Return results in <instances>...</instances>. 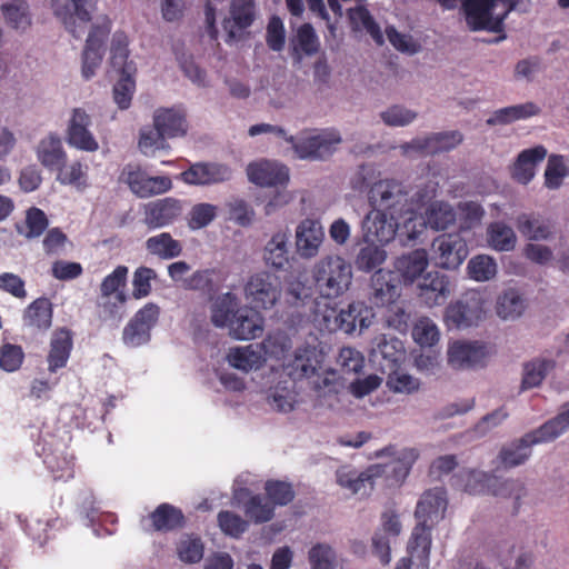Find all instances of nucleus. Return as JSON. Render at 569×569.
I'll return each instance as SVG.
<instances>
[{
    "label": "nucleus",
    "mask_w": 569,
    "mask_h": 569,
    "mask_svg": "<svg viewBox=\"0 0 569 569\" xmlns=\"http://www.w3.org/2000/svg\"><path fill=\"white\" fill-rule=\"evenodd\" d=\"M348 19L356 31H367L379 46L383 43V36L379 24L370 11L363 6H357L348 10Z\"/></svg>",
    "instance_id": "36"
},
{
    "label": "nucleus",
    "mask_w": 569,
    "mask_h": 569,
    "mask_svg": "<svg viewBox=\"0 0 569 569\" xmlns=\"http://www.w3.org/2000/svg\"><path fill=\"white\" fill-rule=\"evenodd\" d=\"M254 0H232L230 4V19L224 21L228 37L233 40L238 32L249 28L256 19Z\"/></svg>",
    "instance_id": "25"
},
{
    "label": "nucleus",
    "mask_w": 569,
    "mask_h": 569,
    "mask_svg": "<svg viewBox=\"0 0 569 569\" xmlns=\"http://www.w3.org/2000/svg\"><path fill=\"white\" fill-rule=\"evenodd\" d=\"M246 517L254 523H264L270 521L274 516L273 505L261 495H252L243 503Z\"/></svg>",
    "instance_id": "43"
},
{
    "label": "nucleus",
    "mask_w": 569,
    "mask_h": 569,
    "mask_svg": "<svg viewBox=\"0 0 569 569\" xmlns=\"http://www.w3.org/2000/svg\"><path fill=\"white\" fill-rule=\"evenodd\" d=\"M289 237L286 232L274 233L264 247L263 259L266 264L281 270L289 262Z\"/></svg>",
    "instance_id": "35"
},
{
    "label": "nucleus",
    "mask_w": 569,
    "mask_h": 569,
    "mask_svg": "<svg viewBox=\"0 0 569 569\" xmlns=\"http://www.w3.org/2000/svg\"><path fill=\"white\" fill-rule=\"evenodd\" d=\"M247 178H289V169L278 161L261 159L248 164Z\"/></svg>",
    "instance_id": "47"
},
{
    "label": "nucleus",
    "mask_w": 569,
    "mask_h": 569,
    "mask_svg": "<svg viewBox=\"0 0 569 569\" xmlns=\"http://www.w3.org/2000/svg\"><path fill=\"white\" fill-rule=\"evenodd\" d=\"M517 227L523 236L533 240L547 239L551 233L548 224L526 213L517 218Z\"/></svg>",
    "instance_id": "62"
},
{
    "label": "nucleus",
    "mask_w": 569,
    "mask_h": 569,
    "mask_svg": "<svg viewBox=\"0 0 569 569\" xmlns=\"http://www.w3.org/2000/svg\"><path fill=\"white\" fill-rule=\"evenodd\" d=\"M146 249L149 253L161 259H173L182 252L181 243L173 239L169 232H162L148 238Z\"/></svg>",
    "instance_id": "38"
},
{
    "label": "nucleus",
    "mask_w": 569,
    "mask_h": 569,
    "mask_svg": "<svg viewBox=\"0 0 569 569\" xmlns=\"http://www.w3.org/2000/svg\"><path fill=\"white\" fill-rule=\"evenodd\" d=\"M435 140L436 139H433V134L431 133L402 143L399 149L401 154L409 158L433 156L438 153Z\"/></svg>",
    "instance_id": "56"
},
{
    "label": "nucleus",
    "mask_w": 569,
    "mask_h": 569,
    "mask_svg": "<svg viewBox=\"0 0 569 569\" xmlns=\"http://www.w3.org/2000/svg\"><path fill=\"white\" fill-rule=\"evenodd\" d=\"M482 315L480 302L476 299H461L451 303L446 310V319L458 329L476 325Z\"/></svg>",
    "instance_id": "24"
},
{
    "label": "nucleus",
    "mask_w": 569,
    "mask_h": 569,
    "mask_svg": "<svg viewBox=\"0 0 569 569\" xmlns=\"http://www.w3.org/2000/svg\"><path fill=\"white\" fill-rule=\"evenodd\" d=\"M487 240L497 251H510L515 248L517 237L511 227L503 222H492L487 228Z\"/></svg>",
    "instance_id": "40"
},
{
    "label": "nucleus",
    "mask_w": 569,
    "mask_h": 569,
    "mask_svg": "<svg viewBox=\"0 0 569 569\" xmlns=\"http://www.w3.org/2000/svg\"><path fill=\"white\" fill-rule=\"evenodd\" d=\"M263 322V317L253 307L242 306L227 328L234 339L251 340L262 335Z\"/></svg>",
    "instance_id": "18"
},
{
    "label": "nucleus",
    "mask_w": 569,
    "mask_h": 569,
    "mask_svg": "<svg viewBox=\"0 0 569 569\" xmlns=\"http://www.w3.org/2000/svg\"><path fill=\"white\" fill-rule=\"evenodd\" d=\"M399 296L397 273L390 270L378 269L371 276L369 300L376 307L390 306Z\"/></svg>",
    "instance_id": "17"
},
{
    "label": "nucleus",
    "mask_w": 569,
    "mask_h": 569,
    "mask_svg": "<svg viewBox=\"0 0 569 569\" xmlns=\"http://www.w3.org/2000/svg\"><path fill=\"white\" fill-rule=\"evenodd\" d=\"M1 11L7 23L16 30H26L31 26L29 4L24 0H12L3 3Z\"/></svg>",
    "instance_id": "42"
},
{
    "label": "nucleus",
    "mask_w": 569,
    "mask_h": 569,
    "mask_svg": "<svg viewBox=\"0 0 569 569\" xmlns=\"http://www.w3.org/2000/svg\"><path fill=\"white\" fill-rule=\"evenodd\" d=\"M56 481H68L74 477V461L66 455H50L44 459Z\"/></svg>",
    "instance_id": "55"
},
{
    "label": "nucleus",
    "mask_w": 569,
    "mask_h": 569,
    "mask_svg": "<svg viewBox=\"0 0 569 569\" xmlns=\"http://www.w3.org/2000/svg\"><path fill=\"white\" fill-rule=\"evenodd\" d=\"M485 210L480 203L476 201L459 202L457 208V217L460 222V230H470L480 223Z\"/></svg>",
    "instance_id": "58"
},
{
    "label": "nucleus",
    "mask_w": 569,
    "mask_h": 569,
    "mask_svg": "<svg viewBox=\"0 0 569 569\" xmlns=\"http://www.w3.org/2000/svg\"><path fill=\"white\" fill-rule=\"evenodd\" d=\"M91 118L82 108H74L69 120L67 130V141L70 146L93 152L98 150L99 144L93 134L89 131Z\"/></svg>",
    "instance_id": "16"
},
{
    "label": "nucleus",
    "mask_w": 569,
    "mask_h": 569,
    "mask_svg": "<svg viewBox=\"0 0 569 569\" xmlns=\"http://www.w3.org/2000/svg\"><path fill=\"white\" fill-rule=\"evenodd\" d=\"M186 518L182 510L168 502L160 503L140 520L142 530L148 533L171 532L182 528Z\"/></svg>",
    "instance_id": "14"
},
{
    "label": "nucleus",
    "mask_w": 569,
    "mask_h": 569,
    "mask_svg": "<svg viewBox=\"0 0 569 569\" xmlns=\"http://www.w3.org/2000/svg\"><path fill=\"white\" fill-rule=\"evenodd\" d=\"M48 227V219L46 213L36 207H32L26 212V228L23 231L20 227H17L18 232L24 234L27 238H38Z\"/></svg>",
    "instance_id": "63"
},
{
    "label": "nucleus",
    "mask_w": 569,
    "mask_h": 569,
    "mask_svg": "<svg viewBox=\"0 0 569 569\" xmlns=\"http://www.w3.org/2000/svg\"><path fill=\"white\" fill-rule=\"evenodd\" d=\"M24 361L21 346L6 342L0 346V369L6 372L18 371Z\"/></svg>",
    "instance_id": "60"
},
{
    "label": "nucleus",
    "mask_w": 569,
    "mask_h": 569,
    "mask_svg": "<svg viewBox=\"0 0 569 569\" xmlns=\"http://www.w3.org/2000/svg\"><path fill=\"white\" fill-rule=\"evenodd\" d=\"M218 208L214 204L201 202L194 204L187 217L188 227L199 230L209 226L217 217Z\"/></svg>",
    "instance_id": "52"
},
{
    "label": "nucleus",
    "mask_w": 569,
    "mask_h": 569,
    "mask_svg": "<svg viewBox=\"0 0 569 569\" xmlns=\"http://www.w3.org/2000/svg\"><path fill=\"white\" fill-rule=\"evenodd\" d=\"M547 156V149L543 146L522 150L516 161L515 171L522 174V178H533L535 167Z\"/></svg>",
    "instance_id": "46"
},
{
    "label": "nucleus",
    "mask_w": 569,
    "mask_h": 569,
    "mask_svg": "<svg viewBox=\"0 0 569 569\" xmlns=\"http://www.w3.org/2000/svg\"><path fill=\"white\" fill-rule=\"evenodd\" d=\"M488 353L483 343L455 341L448 348V362L455 369L483 367Z\"/></svg>",
    "instance_id": "15"
},
{
    "label": "nucleus",
    "mask_w": 569,
    "mask_h": 569,
    "mask_svg": "<svg viewBox=\"0 0 569 569\" xmlns=\"http://www.w3.org/2000/svg\"><path fill=\"white\" fill-rule=\"evenodd\" d=\"M217 521L221 531L232 538H240L249 528L246 519L229 510H221Z\"/></svg>",
    "instance_id": "54"
},
{
    "label": "nucleus",
    "mask_w": 569,
    "mask_h": 569,
    "mask_svg": "<svg viewBox=\"0 0 569 569\" xmlns=\"http://www.w3.org/2000/svg\"><path fill=\"white\" fill-rule=\"evenodd\" d=\"M320 43L310 23L301 24L295 38L291 39L292 57L299 63L303 56H313L319 51Z\"/></svg>",
    "instance_id": "32"
},
{
    "label": "nucleus",
    "mask_w": 569,
    "mask_h": 569,
    "mask_svg": "<svg viewBox=\"0 0 569 569\" xmlns=\"http://www.w3.org/2000/svg\"><path fill=\"white\" fill-rule=\"evenodd\" d=\"M38 158L41 163L52 171H61L66 163V152L59 137L50 134L38 146Z\"/></svg>",
    "instance_id": "33"
},
{
    "label": "nucleus",
    "mask_w": 569,
    "mask_h": 569,
    "mask_svg": "<svg viewBox=\"0 0 569 569\" xmlns=\"http://www.w3.org/2000/svg\"><path fill=\"white\" fill-rule=\"evenodd\" d=\"M325 232L321 223L313 219L302 220L296 230V247L298 253L306 259L318 254Z\"/></svg>",
    "instance_id": "19"
},
{
    "label": "nucleus",
    "mask_w": 569,
    "mask_h": 569,
    "mask_svg": "<svg viewBox=\"0 0 569 569\" xmlns=\"http://www.w3.org/2000/svg\"><path fill=\"white\" fill-rule=\"evenodd\" d=\"M556 361L548 358H535L523 365L522 389H532L541 385L547 375L556 368Z\"/></svg>",
    "instance_id": "37"
},
{
    "label": "nucleus",
    "mask_w": 569,
    "mask_h": 569,
    "mask_svg": "<svg viewBox=\"0 0 569 569\" xmlns=\"http://www.w3.org/2000/svg\"><path fill=\"white\" fill-rule=\"evenodd\" d=\"M568 415V412H559L539 428L526 433L510 447L503 448L499 455L502 465L509 468L522 465L531 455V446L552 441L566 432L569 429Z\"/></svg>",
    "instance_id": "3"
},
{
    "label": "nucleus",
    "mask_w": 569,
    "mask_h": 569,
    "mask_svg": "<svg viewBox=\"0 0 569 569\" xmlns=\"http://www.w3.org/2000/svg\"><path fill=\"white\" fill-rule=\"evenodd\" d=\"M437 186L418 188L409 196L403 180H376L368 192L373 210L362 222L366 242L386 244L393 240L399 220H412L435 198Z\"/></svg>",
    "instance_id": "1"
},
{
    "label": "nucleus",
    "mask_w": 569,
    "mask_h": 569,
    "mask_svg": "<svg viewBox=\"0 0 569 569\" xmlns=\"http://www.w3.org/2000/svg\"><path fill=\"white\" fill-rule=\"evenodd\" d=\"M540 108L533 102L510 106L496 110L488 119V126L509 124L520 119H527L537 116Z\"/></svg>",
    "instance_id": "34"
},
{
    "label": "nucleus",
    "mask_w": 569,
    "mask_h": 569,
    "mask_svg": "<svg viewBox=\"0 0 569 569\" xmlns=\"http://www.w3.org/2000/svg\"><path fill=\"white\" fill-rule=\"evenodd\" d=\"M227 359L231 367L244 372L258 369L262 363L261 355L252 346L230 349Z\"/></svg>",
    "instance_id": "44"
},
{
    "label": "nucleus",
    "mask_w": 569,
    "mask_h": 569,
    "mask_svg": "<svg viewBox=\"0 0 569 569\" xmlns=\"http://www.w3.org/2000/svg\"><path fill=\"white\" fill-rule=\"evenodd\" d=\"M72 348V332L69 329L59 328L52 333L50 350L47 356L48 370L51 373L67 366Z\"/></svg>",
    "instance_id": "23"
},
{
    "label": "nucleus",
    "mask_w": 569,
    "mask_h": 569,
    "mask_svg": "<svg viewBox=\"0 0 569 569\" xmlns=\"http://www.w3.org/2000/svg\"><path fill=\"white\" fill-rule=\"evenodd\" d=\"M468 254L467 241L459 232L442 233L431 243V260L442 269L459 268Z\"/></svg>",
    "instance_id": "8"
},
{
    "label": "nucleus",
    "mask_w": 569,
    "mask_h": 569,
    "mask_svg": "<svg viewBox=\"0 0 569 569\" xmlns=\"http://www.w3.org/2000/svg\"><path fill=\"white\" fill-rule=\"evenodd\" d=\"M111 31V20L103 17L101 22L92 26L82 52V76L90 79L100 66L103 56V44Z\"/></svg>",
    "instance_id": "13"
},
{
    "label": "nucleus",
    "mask_w": 569,
    "mask_h": 569,
    "mask_svg": "<svg viewBox=\"0 0 569 569\" xmlns=\"http://www.w3.org/2000/svg\"><path fill=\"white\" fill-rule=\"evenodd\" d=\"M417 458L418 452L415 449H406L393 463L372 465L360 473L338 470L337 482L353 495H368L373 489L375 479L382 477L389 468L397 478H406Z\"/></svg>",
    "instance_id": "2"
},
{
    "label": "nucleus",
    "mask_w": 569,
    "mask_h": 569,
    "mask_svg": "<svg viewBox=\"0 0 569 569\" xmlns=\"http://www.w3.org/2000/svg\"><path fill=\"white\" fill-rule=\"evenodd\" d=\"M129 40L124 32H116L111 42V57L110 63L114 71L119 73V76H128L134 74L137 71L136 64L133 61H129V49H128Z\"/></svg>",
    "instance_id": "31"
},
{
    "label": "nucleus",
    "mask_w": 569,
    "mask_h": 569,
    "mask_svg": "<svg viewBox=\"0 0 569 569\" xmlns=\"http://www.w3.org/2000/svg\"><path fill=\"white\" fill-rule=\"evenodd\" d=\"M160 308L152 302L136 312L123 329L122 339L127 346L138 347L150 340V331L158 322Z\"/></svg>",
    "instance_id": "12"
},
{
    "label": "nucleus",
    "mask_w": 569,
    "mask_h": 569,
    "mask_svg": "<svg viewBox=\"0 0 569 569\" xmlns=\"http://www.w3.org/2000/svg\"><path fill=\"white\" fill-rule=\"evenodd\" d=\"M447 509V492L443 488L436 487L427 490L417 503L415 517L418 521L432 523L443 518Z\"/></svg>",
    "instance_id": "22"
},
{
    "label": "nucleus",
    "mask_w": 569,
    "mask_h": 569,
    "mask_svg": "<svg viewBox=\"0 0 569 569\" xmlns=\"http://www.w3.org/2000/svg\"><path fill=\"white\" fill-rule=\"evenodd\" d=\"M293 147L298 158L307 160H323L330 157L341 142L337 131H325L316 136L301 137L297 141L292 136L286 138Z\"/></svg>",
    "instance_id": "10"
},
{
    "label": "nucleus",
    "mask_w": 569,
    "mask_h": 569,
    "mask_svg": "<svg viewBox=\"0 0 569 569\" xmlns=\"http://www.w3.org/2000/svg\"><path fill=\"white\" fill-rule=\"evenodd\" d=\"M431 542V525L418 521L408 543V552L419 561L422 569H429Z\"/></svg>",
    "instance_id": "28"
},
{
    "label": "nucleus",
    "mask_w": 569,
    "mask_h": 569,
    "mask_svg": "<svg viewBox=\"0 0 569 569\" xmlns=\"http://www.w3.org/2000/svg\"><path fill=\"white\" fill-rule=\"evenodd\" d=\"M128 276V268L126 266H118L110 274H108L101 282L100 291L103 297H109L112 293L117 295L119 302L126 301V295L119 291L124 287Z\"/></svg>",
    "instance_id": "51"
},
{
    "label": "nucleus",
    "mask_w": 569,
    "mask_h": 569,
    "mask_svg": "<svg viewBox=\"0 0 569 569\" xmlns=\"http://www.w3.org/2000/svg\"><path fill=\"white\" fill-rule=\"evenodd\" d=\"M519 0H463L467 26L472 31H503V21L516 9Z\"/></svg>",
    "instance_id": "5"
},
{
    "label": "nucleus",
    "mask_w": 569,
    "mask_h": 569,
    "mask_svg": "<svg viewBox=\"0 0 569 569\" xmlns=\"http://www.w3.org/2000/svg\"><path fill=\"white\" fill-rule=\"evenodd\" d=\"M372 316V310L365 302L353 301L347 309H340L339 331L352 333L358 326L360 329L368 328Z\"/></svg>",
    "instance_id": "30"
},
{
    "label": "nucleus",
    "mask_w": 569,
    "mask_h": 569,
    "mask_svg": "<svg viewBox=\"0 0 569 569\" xmlns=\"http://www.w3.org/2000/svg\"><path fill=\"white\" fill-rule=\"evenodd\" d=\"M387 258V252L379 246L368 242L362 247L355 260L356 267L360 271L369 272L381 266Z\"/></svg>",
    "instance_id": "49"
},
{
    "label": "nucleus",
    "mask_w": 569,
    "mask_h": 569,
    "mask_svg": "<svg viewBox=\"0 0 569 569\" xmlns=\"http://www.w3.org/2000/svg\"><path fill=\"white\" fill-rule=\"evenodd\" d=\"M139 198L162 194L172 188V180H124Z\"/></svg>",
    "instance_id": "53"
},
{
    "label": "nucleus",
    "mask_w": 569,
    "mask_h": 569,
    "mask_svg": "<svg viewBox=\"0 0 569 569\" xmlns=\"http://www.w3.org/2000/svg\"><path fill=\"white\" fill-rule=\"evenodd\" d=\"M427 266L428 254L422 249L413 250L397 261V269L406 282H412L426 270Z\"/></svg>",
    "instance_id": "39"
},
{
    "label": "nucleus",
    "mask_w": 569,
    "mask_h": 569,
    "mask_svg": "<svg viewBox=\"0 0 569 569\" xmlns=\"http://www.w3.org/2000/svg\"><path fill=\"white\" fill-rule=\"evenodd\" d=\"M453 478L470 495L491 493L496 497L515 498L518 503L526 493L523 483L518 479H501L477 470H462Z\"/></svg>",
    "instance_id": "6"
},
{
    "label": "nucleus",
    "mask_w": 569,
    "mask_h": 569,
    "mask_svg": "<svg viewBox=\"0 0 569 569\" xmlns=\"http://www.w3.org/2000/svg\"><path fill=\"white\" fill-rule=\"evenodd\" d=\"M240 306L236 293L226 292L218 296L211 305L210 319L214 327L226 328L237 317Z\"/></svg>",
    "instance_id": "29"
},
{
    "label": "nucleus",
    "mask_w": 569,
    "mask_h": 569,
    "mask_svg": "<svg viewBox=\"0 0 569 569\" xmlns=\"http://www.w3.org/2000/svg\"><path fill=\"white\" fill-rule=\"evenodd\" d=\"M52 302L46 297H40L24 309L22 319L26 327L38 331H47L52 325Z\"/></svg>",
    "instance_id": "27"
},
{
    "label": "nucleus",
    "mask_w": 569,
    "mask_h": 569,
    "mask_svg": "<svg viewBox=\"0 0 569 569\" xmlns=\"http://www.w3.org/2000/svg\"><path fill=\"white\" fill-rule=\"evenodd\" d=\"M96 0H52L54 14L60 18L67 30L77 39L81 38L91 20V9Z\"/></svg>",
    "instance_id": "11"
},
{
    "label": "nucleus",
    "mask_w": 569,
    "mask_h": 569,
    "mask_svg": "<svg viewBox=\"0 0 569 569\" xmlns=\"http://www.w3.org/2000/svg\"><path fill=\"white\" fill-rule=\"evenodd\" d=\"M167 139L169 138L153 124V128L147 127L140 131L139 148L144 154H152L168 147Z\"/></svg>",
    "instance_id": "61"
},
{
    "label": "nucleus",
    "mask_w": 569,
    "mask_h": 569,
    "mask_svg": "<svg viewBox=\"0 0 569 569\" xmlns=\"http://www.w3.org/2000/svg\"><path fill=\"white\" fill-rule=\"evenodd\" d=\"M178 557L186 563L199 562L204 552V546L199 537L184 536L177 546Z\"/></svg>",
    "instance_id": "57"
},
{
    "label": "nucleus",
    "mask_w": 569,
    "mask_h": 569,
    "mask_svg": "<svg viewBox=\"0 0 569 569\" xmlns=\"http://www.w3.org/2000/svg\"><path fill=\"white\" fill-rule=\"evenodd\" d=\"M311 276L317 292L327 300L345 295L353 278L351 264L340 256H327L320 259L313 266Z\"/></svg>",
    "instance_id": "4"
},
{
    "label": "nucleus",
    "mask_w": 569,
    "mask_h": 569,
    "mask_svg": "<svg viewBox=\"0 0 569 569\" xmlns=\"http://www.w3.org/2000/svg\"><path fill=\"white\" fill-rule=\"evenodd\" d=\"M320 355L312 347L299 348L297 350L295 360L292 362V371L290 372L296 379H310L311 383L317 391L328 388L331 392L335 390V376L336 373L328 372L326 376L321 375V360Z\"/></svg>",
    "instance_id": "7"
},
{
    "label": "nucleus",
    "mask_w": 569,
    "mask_h": 569,
    "mask_svg": "<svg viewBox=\"0 0 569 569\" xmlns=\"http://www.w3.org/2000/svg\"><path fill=\"white\" fill-rule=\"evenodd\" d=\"M153 124L169 139L182 137L188 130L186 113L174 107L157 109L153 114Z\"/></svg>",
    "instance_id": "26"
},
{
    "label": "nucleus",
    "mask_w": 569,
    "mask_h": 569,
    "mask_svg": "<svg viewBox=\"0 0 569 569\" xmlns=\"http://www.w3.org/2000/svg\"><path fill=\"white\" fill-rule=\"evenodd\" d=\"M525 310V300L516 289H508L498 297L496 311L502 319H515Z\"/></svg>",
    "instance_id": "45"
},
{
    "label": "nucleus",
    "mask_w": 569,
    "mask_h": 569,
    "mask_svg": "<svg viewBox=\"0 0 569 569\" xmlns=\"http://www.w3.org/2000/svg\"><path fill=\"white\" fill-rule=\"evenodd\" d=\"M244 297L254 309H271L281 297L278 277L266 272L252 274L244 284Z\"/></svg>",
    "instance_id": "9"
},
{
    "label": "nucleus",
    "mask_w": 569,
    "mask_h": 569,
    "mask_svg": "<svg viewBox=\"0 0 569 569\" xmlns=\"http://www.w3.org/2000/svg\"><path fill=\"white\" fill-rule=\"evenodd\" d=\"M449 292L448 277L438 271L427 272L418 282V296L428 307L445 303Z\"/></svg>",
    "instance_id": "20"
},
{
    "label": "nucleus",
    "mask_w": 569,
    "mask_h": 569,
    "mask_svg": "<svg viewBox=\"0 0 569 569\" xmlns=\"http://www.w3.org/2000/svg\"><path fill=\"white\" fill-rule=\"evenodd\" d=\"M309 562L312 569H335L336 552L326 543H317L309 550Z\"/></svg>",
    "instance_id": "64"
},
{
    "label": "nucleus",
    "mask_w": 569,
    "mask_h": 569,
    "mask_svg": "<svg viewBox=\"0 0 569 569\" xmlns=\"http://www.w3.org/2000/svg\"><path fill=\"white\" fill-rule=\"evenodd\" d=\"M214 274L216 270L213 269L198 270L193 272L191 277L183 280V286L189 290H198L207 295H213L218 291V284L213 279Z\"/></svg>",
    "instance_id": "59"
},
{
    "label": "nucleus",
    "mask_w": 569,
    "mask_h": 569,
    "mask_svg": "<svg viewBox=\"0 0 569 569\" xmlns=\"http://www.w3.org/2000/svg\"><path fill=\"white\" fill-rule=\"evenodd\" d=\"M467 271L469 277L476 281H488L496 276L497 263L488 254H477L469 260Z\"/></svg>",
    "instance_id": "48"
},
{
    "label": "nucleus",
    "mask_w": 569,
    "mask_h": 569,
    "mask_svg": "<svg viewBox=\"0 0 569 569\" xmlns=\"http://www.w3.org/2000/svg\"><path fill=\"white\" fill-rule=\"evenodd\" d=\"M457 219L455 209L442 201L431 202L426 210V222L435 230H445Z\"/></svg>",
    "instance_id": "41"
},
{
    "label": "nucleus",
    "mask_w": 569,
    "mask_h": 569,
    "mask_svg": "<svg viewBox=\"0 0 569 569\" xmlns=\"http://www.w3.org/2000/svg\"><path fill=\"white\" fill-rule=\"evenodd\" d=\"M264 491L273 508L289 505L296 496L292 485L281 480H268L264 483Z\"/></svg>",
    "instance_id": "50"
},
{
    "label": "nucleus",
    "mask_w": 569,
    "mask_h": 569,
    "mask_svg": "<svg viewBox=\"0 0 569 569\" xmlns=\"http://www.w3.org/2000/svg\"><path fill=\"white\" fill-rule=\"evenodd\" d=\"M181 202L174 198H164L149 203L144 211V223L149 229L171 224L181 214Z\"/></svg>",
    "instance_id": "21"
}]
</instances>
